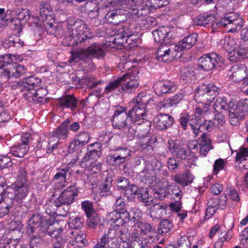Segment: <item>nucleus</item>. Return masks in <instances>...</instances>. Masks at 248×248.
Listing matches in <instances>:
<instances>
[{
	"instance_id": "46",
	"label": "nucleus",
	"mask_w": 248,
	"mask_h": 248,
	"mask_svg": "<svg viewBox=\"0 0 248 248\" xmlns=\"http://www.w3.org/2000/svg\"><path fill=\"white\" fill-rule=\"evenodd\" d=\"M229 103H228L226 98L220 97L217 98L214 104V108L217 111H220L222 113V110L224 111H228Z\"/></svg>"
},
{
	"instance_id": "21",
	"label": "nucleus",
	"mask_w": 248,
	"mask_h": 248,
	"mask_svg": "<svg viewBox=\"0 0 248 248\" xmlns=\"http://www.w3.org/2000/svg\"><path fill=\"white\" fill-rule=\"evenodd\" d=\"M57 104L62 109L70 108L72 112H74L78 107V100L74 94L66 95L60 98Z\"/></svg>"
},
{
	"instance_id": "42",
	"label": "nucleus",
	"mask_w": 248,
	"mask_h": 248,
	"mask_svg": "<svg viewBox=\"0 0 248 248\" xmlns=\"http://www.w3.org/2000/svg\"><path fill=\"white\" fill-rule=\"evenodd\" d=\"M78 83L84 84L89 87L90 88H93L96 87L98 85L100 84L101 81H96L93 76L86 75L82 78H78Z\"/></svg>"
},
{
	"instance_id": "29",
	"label": "nucleus",
	"mask_w": 248,
	"mask_h": 248,
	"mask_svg": "<svg viewBox=\"0 0 248 248\" xmlns=\"http://www.w3.org/2000/svg\"><path fill=\"white\" fill-rule=\"evenodd\" d=\"M168 186V183L165 184L161 182L156 183L153 186L155 199L162 201L166 196V190Z\"/></svg>"
},
{
	"instance_id": "1",
	"label": "nucleus",
	"mask_w": 248,
	"mask_h": 248,
	"mask_svg": "<svg viewBox=\"0 0 248 248\" xmlns=\"http://www.w3.org/2000/svg\"><path fill=\"white\" fill-rule=\"evenodd\" d=\"M197 37V33H192L185 37L177 44H166L161 46L156 50V59L165 62L172 61L177 57V52L191 48L196 44Z\"/></svg>"
},
{
	"instance_id": "64",
	"label": "nucleus",
	"mask_w": 248,
	"mask_h": 248,
	"mask_svg": "<svg viewBox=\"0 0 248 248\" xmlns=\"http://www.w3.org/2000/svg\"><path fill=\"white\" fill-rule=\"evenodd\" d=\"M215 126L213 121L205 120L202 123H201L199 128V134L204 132V131H210Z\"/></svg>"
},
{
	"instance_id": "55",
	"label": "nucleus",
	"mask_w": 248,
	"mask_h": 248,
	"mask_svg": "<svg viewBox=\"0 0 248 248\" xmlns=\"http://www.w3.org/2000/svg\"><path fill=\"white\" fill-rule=\"evenodd\" d=\"M189 153L194 157H197L200 154L199 143L197 141H192L189 142L187 144Z\"/></svg>"
},
{
	"instance_id": "36",
	"label": "nucleus",
	"mask_w": 248,
	"mask_h": 248,
	"mask_svg": "<svg viewBox=\"0 0 248 248\" xmlns=\"http://www.w3.org/2000/svg\"><path fill=\"white\" fill-rule=\"evenodd\" d=\"M116 9L108 12L106 15L105 18L107 22L109 23L117 25L120 23L123 20L120 11L118 8L115 7Z\"/></svg>"
},
{
	"instance_id": "14",
	"label": "nucleus",
	"mask_w": 248,
	"mask_h": 248,
	"mask_svg": "<svg viewBox=\"0 0 248 248\" xmlns=\"http://www.w3.org/2000/svg\"><path fill=\"white\" fill-rule=\"evenodd\" d=\"M125 108L120 107L115 111L111 119L114 127L121 129L127 126L128 122L132 121L129 120V112H127Z\"/></svg>"
},
{
	"instance_id": "34",
	"label": "nucleus",
	"mask_w": 248,
	"mask_h": 248,
	"mask_svg": "<svg viewBox=\"0 0 248 248\" xmlns=\"http://www.w3.org/2000/svg\"><path fill=\"white\" fill-rule=\"evenodd\" d=\"M2 193L3 203L7 204V207L12 206L14 201H16V191L13 186L6 187Z\"/></svg>"
},
{
	"instance_id": "22",
	"label": "nucleus",
	"mask_w": 248,
	"mask_h": 248,
	"mask_svg": "<svg viewBox=\"0 0 248 248\" xmlns=\"http://www.w3.org/2000/svg\"><path fill=\"white\" fill-rule=\"evenodd\" d=\"M87 149L88 152L83 158L82 162L96 160L101 156V146L99 142H95L89 145Z\"/></svg>"
},
{
	"instance_id": "53",
	"label": "nucleus",
	"mask_w": 248,
	"mask_h": 248,
	"mask_svg": "<svg viewBox=\"0 0 248 248\" xmlns=\"http://www.w3.org/2000/svg\"><path fill=\"white\" fill-rule=\"evenodd\" d=\"M51 7L46 2H42L40 5V14L43 18L45 17L47 18L48 16L50 15V12L51 11Z\"/></svg>"
},
{
	"instance_id": "13",
	"label": "nucleus",
	"mask_w": 248,
	"mask_h": 248,
	"mask_svg": "<svg viewBox=\"0 0 248 248\" xmlns=\"http://www.w3.org/2000/svg\"><path fill=\"white\" fill-rule=\"evenodd\" d=\"M10 225L11 228L6 230L1 237L2 241L5 239L17 245L22 236V224L20 222L12 221Z\"/></svg>"
},
{
	"instance_id": "62",
	"label": "nucleus",
	"mask_w": 248,
	"mask_h": 248,
	"mask_svg": "<svg viewBox=\"0 0 248 248\" xmlns=\"http://www.w3.org/2000/svg\"><path fill=\"white\" fill-rule=\"evenodd\" d=\"M121 77L116 80H113L109 83L106 87L104 93H109L117 89L120 85L121 86Z\"/></svg>"
},
{
	"instance_id": "24",
	"label": "nucleus",
	"mask_w": 248,
	"mask_h": 248,
	"mask_svg": "<svg viewBox=\"0 0 248 248\" xmlns=\"http://www.w3.org/2000/svg\"><path fill=\"white\" fill-rule=\"evenodd\" d=\"M172 179L183 186H186L192 183L194 176L190 170H187L182 173L172 176Z\"/></svg>"
},
{
	"instance_id": "37",
	"label": "nucleus",
	"mask_w": 248,
	"mask_h": 248,
	"mask_svg": "<svg viewBox=\"0 0 248 248\" xmlns=\"http://www.w3.org/2000/svg\"><path fill=\"white\" fill-rule=\"evenodd\" d=\"M138 0H112L108 2V7L119 8L122 6L124 8H132L137 5Z\"/></svg>"
},
{
	"instance_id": "33",
	"label": "nucleus",
	"mask_w": 248,
	"mask_h": 248,
	"mask_svg": "<svg viewBox=\"0 0 248 248\" xmlns=\"http://www.w3.org/2000/svg\"><path fill=\"white\" fill-rule=\"evenodd\" d=\"M15 13L16 16L17 20L18 21V23L20 21H22L23 23H26L30 17V12L27 9H18L15 10ZM23 27L21 24H19L17 25V28H15L14 29L17 30V33H19L22 31Z\"/></svg>"
},
{
	"instance_id": "19",
	"label": "nucleus",
	"mask_w": 248,
	"mask_h": 248,
	"mask_svg": "<svg viewBox=\"0 0 248 248\" xmlns=\"http://www.w3.org/2000/svg\"><path fill=\"white\" fill-rule=\"evenodd\" d=\"M154 122L157 129L165 130L172 125L174 120L168 114L160 113L155 117Z\"/></svg>"
},
{
	"instance_id": "56",
	"label": "nucleus",
	"mask_w": 248,
	"mask_h": 248,
	"mask_svg": "<svg viewBox=\"0 0 248 248\" xmlns=\"http://www.w3.org/2000/svg\"><path fill=\"white\" fill-rule=\"evenodd\" d=\"M155 142L152 139L148 136L141 138L140 141V147L143 149L147 151L152 150V144Z\"/></svg>"
},
{
	"instance_id": "6",
	"label": "nucleus",
	"mask_w": 248,
	"mask_h": 248,
	"mask_svg": "<svg viewBox=\"0 0 248 248\" xmlns=\"http://www.w3.org/2000/svg\"><path fill=\"white\" fill-rule=\"evenodd\" d=\"M11 56V55L5 54L0 57V65L4 69L1 76L7 79L12 77L19 78L24 75L25 70L23 66L13 62Z\"/></svg>"
},
{
	"instance_id": "58",
	"label": "nucleus",
	"mask_w": 248,
	"mask_h": 248,
	"mask_svg": "<svg viewBox=\"0 0 248 248\" xmlns=\"http://www.w3.org/2000/svg\"><path fill=\"white\" fill-rule=\"evenodd\" d=\"M183 95L182 94H177L173 96L172 98H170L167 100H165V103L163 105L165 107H172L173 105L177 104L181 100H182Z\"/></svg>"
},
{
	"instance_id": "23",
	"label": "nucleus",
	"mask_w": 248,
	"mask_h": 248,
	"mask_svg": "<svg viewBox=\"0 0 248 248\" xmlns=\"http://www.w3.org/2000/svg\"><path fill=\"white\" fill-rule=\"evenodd\" d=\"M154 89L156 94L161 95L174 92L176 88L174 83L167 80L157 82L154 84Z\"/></svg>"
},
{
	"instance_id": "4",
	"label": "nucleus",
	"mask_w": 248,
	"mask_h": 248,
	"mask_svg": "<svg viewBox=\"0 0 248 248\" xmlns=\"http://www.w3.org/2000/svg\"><path fill=\"white\" fill-rule=\"evenodd\" d=\"M67 28L69 32L68 38H70V42L67 45L74 46L78 43L83 44L86 41L79 40L83 38L86 40L85 36L90 35L91 38L93 35L90 31V29L85 24L84 21L78 20L75 18L68 19L67 21Z\"/></svg>"
},
{
	"instance_id": "17",
	"label": "nucleus",
	"mask_w": 248,
	"mask_h": 248,
	"mask_svg": "<svg viewBox=\"0 0 248 248\" xmlns=\"http://www.w3.org/2000/svg\"><path fill=\"white\" fill-rule=\"evenodd\" d=\"M78 188L74 185L71 186L61 193L57 198L58 203L60 204L69 205L74 201V198L78 195Z\"/></svg>"
},
{
	"instance_id": "39",
	"label": "nucleus",
	"mask_w": 248,
	"mask_h": 248,
	"mask_svg": "<svg viewBox=\"0 0 248 248\" xmlns=\"http://www.w3.org/2000/svg\"><path fill=\"white\" fill-rule=\"evenodd\" d=\"M215 21V17L212 15H199L193 19L195 25L206 26L211 24L212 25Z\"/></svg>"
},
{
	"instance_id": "25",
	"label": "nucleus",
	"mask_w": 248,
	"mask_h": 248,
	"mask_svg": "<svg viewBox=\"0 0 248 248\" xmlns=\"http://www.w3.org/2000/svg\"><path fill=\"white\" fill-rule=\"evenodd\" d=\"M63 229L62 228H56L54 224L49 222L45 228V231L42 232L46 233L52 238H54L56 240L55 243L64 244L65 241L61 236Z\"/></svg>"
},
{
	"instance_id": "61",
	"label": "nucleus",
	"mask_w": 248,
	"mask_h": 248,
	"mask_svg": "<svg viewBox=\"0 0 248 248\" xmlns=\"http://www.w3.org/2000/svg\"><path fill=\"white\" fill-rule=\"evenodd\" d=\"M243 22L241 18H236L235 16H232L231 20V26L229 30L230 32H234L237 30L238 27H241L243 26Z\"/></svg>"
},
{
	"instance_id": "18",
	"label": "nucleus",
	"mask_w": 248,
	"mask_h": 248,
	"mask_svg": "<svg viewBox=\"0 0 248 248\" xmlns=\"http://www.w3.org/2000/svg\"><path fill=\"white\" fill-rule=\"evenodd\" d=\"M153 35L155 42L158 44H161L158 48L166 44H172L170 41H168L171 37V35L170 34V29L167 27H160L153 31Z\"/></svg>"
},
{
	"instance_id": "35",
	"label": "nucleus",
	"mask_w": 248,
	"mask_h": 248,
	"mask_svg": "<svg viewBox=\"0 0 248 248\" xmlns=\"http://www.w3.org/2000/svg\"><path fill=\"white\" fill-rule=\"evenodd\" d=\"M143 189H140L137 186L134 184H130L126 189L125 190L124 196L129 201H134L136 196H138L141 193V191H143Z\"/></svg>"
},
{
	"instance_id": "40",
	"label": "nucleus",
	"mask_w": 248,
	"mask_h": 248,
	"mask_svg": "<svg viewBox=\"0 0 248 248\" xmlns=\"http://www.w3.org/2000/svg\"><path fill=\"white\" fill-rule=\"evenodd\" d=\"M120 226L112 227L108 229V238H120L124 241V239L126 235L124 231Z\"/></svg>"
},
{
	"instance_id": "57",
	"label": "nucleus",
	"mask_w": 248,
	"mask_h": 248,
	"mask_svg": "<svg viewBox=\"0 0 248 248\" xmlns=\"http://www.w3.org/2000/svg\"><path fill=\"white\" fill-rule=\"evenodd\" d=\"M68 168L58 169L57 172L53 178V181H63L66 180L67 173L68 171Z\"/></svg>"
},
{
	"instance_id": "52",
	"label": "nucleus",
	"mask_w": 248,
	"mask_h": 248,
	"mask_svg": "<svg viewBox=\"0 0 248 248\" xmlns=\"http://www.w3.org/2000/svg\"><path fill=\"white\" fill-rule=\"evenodd\" d=\"M60 203H58V200L50 201L45 204L46 211L47 214L49 215H56L57 207Z\"/></svg>"
},
{
	"instance_id": "41",
	"label": "nucleus",
	"mask_w": 248,
	"mask_h": 248,
	"mask_svg": "<svg viewBox=\"0 0 248 248\" xmlns=\"http://www.w3.org/2000/svg\"><path fill=\"white\" fill-rule=\"evenodd\" d=\"M112 185L111 178H108L103 182L99 186L100 196L101 197H106L111 194L110 188Z\"/></svg>"
},
{
	"instance_id": "26",
	"label": "nucleus",
	"mask_w": 248,
	"mask_h": 248,
	"mask_svg": "<svg viewBox=\"0 0 248 248\" xmlns=\"http://www.w3.org/2000/svg\"><path fill=\"white\" fill-rule=\"evenodd\" d=\"M30 238V248H41L44 244V239L41 235L42 231H27Z\"/></svg>"
},
{
	"instance_id": "44",
	"label": "nucleus",
	"mask_w": 248,
	"mask_h": 248,
	"mask_svg": "<svg viewBox=\"0 0 248 248\" xmlns=\"http://www.w3.org/2000/svg\"><path fill=\"white\" fill-rule=\"evenodd\" d=\"M173 227L172 222L168 219H164L159 225L158 232L162 235H167Z\"/></svg>"
},
{
	"instance_id": "38",
	"label": "nucleus",
	"mask_w": 248,
	"mask_h": 248,
	"mask_svg": "<svg viewBox=\"0 0 248 248\" xmlns=\"http://www.w3.org/2000/svg\"><path fill=\"white\" fill-rule=\"evenodd\" d=\"M169 149L173 155L176 156L177 159L185 160L186 158L187 152L184 147L173 143L172 145H170Z\"/></svg>"
},
{
	"instance_id": "32",
	"label": "nucleus",
	"mask_w": 248,
	"mask_h": 248,
	"mask_svg": "<svg viewBox=\"0 0 248 248\" xmlns=\"http://www.w3.org/2000/svg\"><path fill=\"white\" fill-rule=\"evenodd\" d=\"M44 26L48 33L54 34L57 37H61L65 34V31L62 26L54 25L53 23L48 22L45 23Z\"/></svg>"
},
{
	"instance_id": "7",
	"label": "nucleus",
	"mask_w": 248,
	"mask_h": 248,
	"mask_svg": "<svg viewBox=\"0 0 248 248\" xmlns=\"http://www.w3.org/2000/svg\"><path fill=\"white\" fill-rule=\"evenodd\" d=\"M248 112V99L241 101L237 103L230 101L228 106V116L230 124L237 125L240 120L244 119Z\"/></svg>"
},
{
	"instance_id": "60",
	"label": "nucleus",
	"mask_w": 248,
	"mask_h": 248,
	"mask_svg": "<svg viewBox=\"0 0 248 248\" xmlns=\"http://www.w3.org/2000/svg\"><path fill=\"white\" fill-rule=\"evenodd\" d=\"M232 17V16H226L218 22H217L215 20V21L212 24L213 28H216L217 26L226 27L228 26H229V27L230 28V26H231V20Z\"/></svg>"
},
{
	"instance_id": "16",
	"label": "nucleus",
	"mask_w": 248,
	"mask_h": 248,
	"mask_svg": "<svg viewBox=\"0 0 248 248\" xmlns=\"http://www.w3.org/2000/svg\"><path fill=\"white\" fill-rule=\"evenodd\" d=\"M227 200V196L224 194L220 195L219 199H210L207 204L205 217L209 218L216 213L218 209H224L226 207Z\"/></svg>"
},
{
	"instance_id": "49",
	"label": "nucleus",
	"mask_w": 248,
	"mask_h": 248,
	"mask_svg": "<svg viewBox=\"0 0 248 248\" xmlns=\"http://www.w3.org/2000/svg\"><path fill=\"white\" fill-rule=\"evenodd\" d=\"M87 217V225L90 228L94 229L101 223L100 217L96 212Z\"/></svg>"
},
{
	"instance_id": "20",
	"label": "nucleus",
	"mask_w": 248,
	"mask_h": 248,
	"mask_svg": "<svg viewBox=\"0 0 248 248\" xmlns=\"http://www.w3.org/2000/svg\"><path fill=\"white\" fill-rule=\"evenodd\" d=\"M121 89L122 91L126 93H131L136 90L138 87L139 83L137 80L131 78L128 74H124L121 77Z\"/></svg>"
},
{
	"instance_id": "30",
	"label": "nucleus",
	"mask_w": 248,
	"mask_h": 248,
	"mask_svg": "<svg viewBox=\"0 0 248 248\" xmlns=\"http://www.w3.org/2000/svg\"><path fill=\"white\" fill-rule=\"evenodd\" d=\"M167 208V205L160 202L156 203L149 208V214L153 219H159L161 218L162 213Z\"/></svg>"
},
{
	"instance_id": "45",
	"label": "nucleus",
	"mask_w": 248,
	"mask_h": 248,
	"mask_svg": "<svg viewBox=\"0 0 248 248\" xmlns=\"http://www.w3.org/2000/svg\"><path fill=\"white\" fill-rule=\"evenodd\" d=\"M201 119L196 116H189L188 124L191 127L193 132L195 134V137L199 135V130L198 127L201 124Z\"/></svg>"
},
{
	"instance_id": "11",
	"label": "nucleus",
	"mask_w": 248,
	"mask_h": 248,
	"mask_svg": "<svg viewBox=\"0 0 248 248\" xmlns=\"http://www.w3.org/2000/svg\"><path fill=\"white\" fill-rule=\"evenodd\" d=\"M223 59L216 53L204 54L198 59L199 68L204 71H210L215 67H220L223 62Z\"/></svg>"
},
{
	"instance_id": "43",
	"label": "nucleus",
	"mask_w": 248,
	"mask_h": 248,
	"mask_svg": "<svg viewBox=\"0 0 248 248\" xmlns=\"http://www.w3.org/2000/svg\"><path fill=\"white\" fill-rule=\"evenodd\" d=\"M141 193L139 196L138 199L145 206H151L152 204H155L153 198L149 195V191L147 188L143 189V191H141Z\"/></svg>"
},
{
	"instance_id": "48",
	"label": "nucleus",
	"mask_w": 248,
	"mask_h": 248,
	"mask_svg": "<svg viewBox=\"0 0 248 248\" xmlns=\"http://www.w3.org/2000/svg\"><path fill=\"white\" fill-rule=\"evenodd\" d=\"M126 161L123 157L119 156L117 154H114L113 155H109L107 157L108 164L111 166H119Z\"/></svg>"
},
{
	"instance_id": "12",
	"label": "nucleus",
	"mask_w": 248,
	"mask_h": 248,
	"mask_svg": "<svg viewBox=\"0 0 248 248\" xmlns=\"http://www.w3.org/2000/svg\"><path fill=\"white\" fill-rule=\"evenodd\" d=\"M31 140V135L29 133L23 134L16 144L13 146L10 149L11 153L15 156L23 157L29 151L28 144Z\"/></svg>"
},
{
	"instance_id": "47",
	"label": "nucleus",
	"mask_w": 248,
	"mask_h": 248,
	"mask_svg": "<svg viewBox=\"0 0 248 248\" xmlns=\"http://www.w3.org/2000/svg\"><path fill=\"white\" fill-rule=\"evenodd\" d=\"M108 218L109 220L113 221L116 226H122L126 223V221H123L118 214L116 209L109 213L108 215Z\"/></svg>"
},
{
	"instance_id": "63",
	"label": "nucleus",
	"mask_w": 248,
	"mask_h": 248,
	"mask_svg": "<svg viewBox=\"0 0 248 248\" xmlns=\"http://www.w3.org/2000/svg\"><path fill=\"white\" fill-rule=\"evenodd\" d=\"M83 218L80 217H77L69 222V225L71 228L77 229L81 228L83 226Z\"/></svg>"
},
{
	"instance_id": "8",
	"label": "nucleus",
	"mask_w": 248,
	"mask_h": 248,
	"mask_svg": "<svg viewBox=\"0 0 248 248\" xmlns=\"http://www.w3.org/2000/svg\"><path fill=\"white\" fill-rule=\"evenodd\" d=\"M148 97L140 93L134 99V107L129 111L130 119L136 123L139 121L145 119L146 116V105L149 101Z\"/></svg>"
},
{
	"instance_id": "54",
	"label": "nucleus",
	"mask_w": 248,
	"mask_h": 248,
	"mask_svg": "<svg viewBox=\"0 0 248 248\" xmlns=\"http://www.w3.org/2000/svg\"><path fill=\"white\" fill-rule=\"evenodd\" d=\"M81 207L85 212L87 217L96 212L93 208V203L89 201H85L82 202Z\"/></svg>"
},
{
	"instance_id": "28",
	"label": "nucleus",
	"mask_w": 248,
	"mask_h": 248,
	"mask_svg": "<svg viewBox=\"0 0 248 248\" xmlns=\"http://www.w3.org/2000/svg\"><path fill=\"white\" fill-rule=\"evenodd\" d=\"M246 70L247 68L244 65H233L231 69L232 74L230 75V77L236 82H240L247 76Z\"/></svg>"
},
{
	"instance_id": "5",
	"label": "nucleus",
	"mask_w": 248,
	"mask_h": 248,
	"mask_svg": "<svg viewBox=\"0 0 248 248\" xmlns=\"http://www.w3.org/2000/svg\"><path fill=\"white\" fill-rule=\"evenodd\" d=\"M70 120L67 119L62 122L61 125L53 132V137H51L47 142H42L38 144L37 147L46 150L47 154H50L58 148L59 144V139H66L67 137L68 127Z\"/></svg>"
},
{
	"instance_id": "50",
	"label": "nucleus",
	"mask_w": 248,
	"mask_h": 248,
	"mask_svg": "<svg viewBox=\"0 0 248 248\" xmlns=\"http://www.w3.org/2000/svg\"><path fill=\"white\" fill-rule=\"evenodd\" d=\"M223 47L228 53L235 51V49L237 48V44L235 40L229 37H225Z\"/></svg>"
},
{
	"instance_id": "27",
	"label": "nucleus",
	"mask_w": 248,
	"mask_h": 248,
	"mask_svg": "<svg viewBox=\"0 0 248 248\" xmlns=\"http://www.w3.org/2000/svg\"><path fill=\"white\" fill-rule=\"evenodd\" d=\"M121 30L120 33L117 35L118 38L114 39V42L119 44H124V43L131 44L130 42H128V40L133 36V33L131 30L129 25L125 23L123 26Z\"/></svg>"
},
{
	"instance_id": "31",
	"label": "nucleus",
	"mask_w": 248,
	"mask_h": 248,
	"mask_svg": "<svg viewBox=\"0 0 248 248\" xmlns=\"http://www.w3.org/2000/svg\"><path fill=\"white\" fill-rule=\"evenodd\" d=\"M199 146L200 155H206V154L213 148L211 141L210 139L203 132L199 138Z\"/></svg>"
},
{
	"instance_id": "15",
	"label": "nucleus",
	"mask_w": 248,
	"mask_h": 248,
	"mask_svg": "<svg viewBox=\"0 0 248 248\" xmlns=\"http://www.w3.org/2000/svg\"><path fill=\"white\" fill-rule=\"evenodd\" d=\"M28 226L26 231H43L49 223L43 219V216L38 212H35L31 214L29 220Z\"/></svg>"
},
{
	"instance_id": "51",
	"label": "nucleus",
	"mask_w": 248,
	"mask_h": 248,
	"mask_svg": "<svg viewBox=\"0 0 248 248\" xmlns=\"http://www.w3.org/2000/svg\"><path fill=\"white\" fill-rule=\"evenodd\" d=\"M134 229L136 231L140 229V233L146 234L152 231V226L149 223L143 222L140 221V222H137Z\"/></svg>"
},
{
	"instance_id": "59",
	"label": "nucleus",
	"mask_w": 248,
	"mask_h": 248,
	"mask_svg": "<svg viewBox=\"0 0 248 248\" xmlns=\"http://www.w3.org/2000/svg\"><path fill=\"white\" fill-rule=\"evenodd\" d=\"M75 138L83 145L84 146L87 144L91 139V136L87 132H81L77 135Z\"/></svg>"
},
{
	"instance_id": "9",
	"label": "nucleus",
	"mask_w": 248,
	"mask_h": 248,
	"mask_svg": "<svg viewBox=\"0 0 248 248\" xmlns=\"http://www.w3.org/2000/svg\"><path fill=\"white\" fill-rule=\"evenodd\" d=\"M13 186L16 191V201L19 202L27 196L28 191L27 173L24 168L19 169L17 179Z\"/></svg>"
},
{
	"instance_id": "10",
	"label": "nucleus",
	"mask_w": 248,
	"mask_h": 248,
	"mask_svg": "<svg viewBox=\"0 0 248 248\" xmlns=\"http://www.w3.org/2000/svg\"><path fill=\"white\" fill-rule=\"evenodd\" d=\"M219 89L213 84H203L197 88V96L205 104L213 102L218 94Z\"/></svg>"
},
{
	"instance_id": "3",
	"label": "nucleus",
	"mask_w": 248,
	"mask_h": 248,
	"mask_svg": "<svg viewBox=\"0 0 248 248\" xmlns=\"http://www.w3.org/2000/svg\"><path fill=\"white\" fill-rule=\"evenodd\" d=\"M86 40L83 38H80L81 41H86L84 44L87 46L86 48H81L72 53V58L78 61L92 60L93 58L101 59L106 54L105 51L101 44L95 42L93 37L90 35L85 36Z\"/></svg>"
},
{
	"instance_id": "2",
	"label": "nucleus",
	"mask_w": 248,
	"mask_h": 248,
	"mask_svg": "<svg viewBox=\"0 0 248 248\" xmlns=\"http://www.w3.org/2000/svg\"><path fill=\"white\" fill-rule=\"evenodd\" d=\"M40 78L31 76L24 78L21 82L25 92L23 96L29 102L44 104L47 102L46 96L48 93L46 88L40 86Z\"/></svg>"
}]
</instances>
